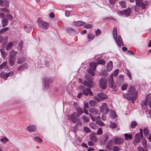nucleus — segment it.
<instances>
[{"label":"nucleus","mask_w":151,"mask_h":151,"mask_svg":"<svg viewBox=\"0 0 151 151\" xmlns=\"http://www.w3.org/2000/svg\"><path fill=\"white\" fill-rule=\"evenodd\" d=\"M123 96L128 100H130L132 103L134 102V100L137 96V93L135 91L134 88L131 86L129 91V94H124Z\"/></svg>","instance_id":"f257e3e1"},{"label":"nucleus","mask_w":151,"mask_h":151,"mask_svg":"<svg viewBox=\"0 0 151 151\" xmlns=\"http://www.w3.org/2000/svg\"><path fill=\"white\" fill-rule=\"evenodd\" d=\"M113 36L116 43L119 47H120L121 45H124L121 37L119 36L118 37L117 36V28L116 27H114L113 29Z\"/></svg>","instance_id":"f03ea898"},{"label":"nucleus","mask_w":151,"mask_h":151,"mask_svg":"<svg viewBox=\"0 0 151 151\" xmlns=\"http://www.w3.org/2000/svg\"><path fill=\"white\" fill-rule=\"evenodd\" d=\"M147 103L149 107L151 108V94H149L146 97L145 101H142L141 102L142 106L145 110L147 109Z\"/></svg>","instance_id":"7ed1b4c3"},{"label":"nucleus","mask_w":151,"mask_h":151,"mask_svg":"<svg viewBox=\"0 0 151 151\" xmlns=\"http://www.w3.org/2000/svg\"><path fill=\"white\" fill-rule=\"evenodd\" d=\"M37 22L39 27L44 29H47L49 25L47 23L42 21L41 18H38Z\"/></svg>","instance_id":"20e7f679"},{"label":"nucleus","mask_w":151,"mask_h":151,"mask_svg":"<svg viewBox=\"0 0 151 151\" xmlns=\"http://www.w3.org/2000/svg\"><path fill=\"white\" fill-rule=\"evenodd\" d=\"M97 65V63H91L89 64V66L92 70L89 69L87 70L88 72L92 76H94L95 75L93 71L95 70Z\"/></svg>","instance_id":"39448f33"},{"label":"nucleus","mask_w":151,"mask_h":151,"mask_svg":"<svg viewBox=\"0 0 151 151\" xmlns=\"http://www.w3.org/2000/svg\"><path fill=\"white\" fill-rule=\"evenodd\" d=\"M80 88L82 91L83 94L85 96H87L88 94L90 96L93 95V93L89 88L85 89L84 87L83 86H80Z\"/></svg>","instance_id":"423d86ee"},{"label":"nucleus","mask_w":151,"mask_h":151,"mask_svg":"<svg viewBox=\"0 0 151 151\" xmlns=\"http://www.w3.org/2000/svg\"><path fill=\"white\" fill-rule=\"evenodd\" d=\"M107 79L105 78H102L100 80V86L102 89H105L106 87Z\"/></svg>","instance_id":"0eeeda50"},{"label":"nucleus","mask_w":151,"mask_h":151,"mask_svg":"<svg viewBox=\"0 0 151 151\" xmlns=\"http://www.w3.org/2000/svg\"><path fill=\"white\" fill-rule=\"evenodd\" d=\"M68 119L72 121L73 123H76L77 118V115H76L75 112H73V114L70 115H68Z\"/></svg>","instance_id":"6e6552de"},{"label":"nucleus","mask_w":151,"mask_h":151,"mask_svg":"<svg viewBox=\"0 0 151 151\" xmlns=\"http://www.w3.org/2000/svg\"><path fill=\"white\" fill-rule=\"evenodd\" d=\"M131 9L130 8H128L127 9L122 11H119L118 12V14L119 16H121L123 14H124L125 16H129L130 15Z\"/></svg>","instance_id":"1a4fd4ad"},{"label":"nucleus","mask_w":151,"mask_h":151,"mask_svg":"<svg viewBox=\"0 0 151 151\" xmlns=\"http://www.w3.org/2000/svg\"><path fill=\"white\" fill-rule=\"evenodd\" d=\"M54 81L53 78H45L44 79L45 88H48L49 86V83H52Z\"/></svg>","instance_id":"9d476101"},{"label":"nucleus","mask_w":151,"mask_h":151,"mask_svg":"<svg viewBox=\"0 0 151 151\" xmlns=\"http://www.w3.org/2000/svg\"><path fill=\"white\" fill-rule=\"evenodd\" d=\"M107 105L106 103H103L102 105L100 107V111L103 113L104 112L106 109V112L107 113L109 111V109L108 108H107Z\"/></svg>","instance_id":"9b49d317"},{"label":"nucleus","mask_w":151,"mask_h":151,"mask_svg":"<svg viewBox=\"0 0 151 151\" xmlns=\"http://www.w3.org/2000/svg\"><path fill=\"white\" fill-rule=\"evenodd\" d=\"M65 29L67 32L70 35H75L76 33V31L75 30L71 27H67Z\"/></svg>","instance_id":"f8f14e48"},{"label":"nucleus","mask_w":151,"mask_h":151,"mask_svg":"<svg viewBox=\"0 0 151 151\" xmlns=\"http://www.w3.org/2000/svg\"><path fill=\"white\" fill-rule=\"evenodd\" d=\"M14 74V72L13 71H11L8 73L6 74H2L1 75V76L2 78H4L5 80L7 79V78L10 76H12Z\"/></svg>","instance_id":"ddd939ff"},{"label":"nucleus","mask_w":151,"mask_h":151,"mask_svg":"<svg viewBox=\"0 0 151 151\" xmlns=\"http://www.w3.org/2000/svg\"><path fill=\"white\" fill-rule=\"evenodd\" d=\"M136 6L141 7L142 9L145 8V4L142 2V0H135Z\"/></svg>","instance_id":"4468645a"},{"label":"nucleus","mask_w":151,"mask_h":151,"mask_svg":"<svg viewBox=\"0 0 151 151\" xmlns=\"http://www.w3.org/2000/svg\"><path fill=\"white\" fill-rule=\"evenodd\" d=\"M140 137L139 133L136 134L135 136V138L133 142V143L134 145L140 142Z\"/></svg>","instance_id":"2eb2a0df"},{"label":"nucleus","mask_w":151,"mask_h":151,"mask_svg":"<svg viewBox=\"0 0 151 151\" xmlns=\"http://www.w3.org/2000/svg\"><path fill=\"white\" fill-rule=\"evenodd\" d=\"M89 112L94 115L99 114V111L98 109L94 108H90L89 109Z\"/></svg>","instance_id":"dca6fc26"},{"label":"nucleus","mask_w":151,"mask_h":151,"mask_svg":"<svg viewBox=\"0 0 151 151\" xmlns=\"http://www.w3.org/2000/svg\"><path fill=\"white\" fill-rule=\"evenodd\" d=\"M109 87L111 88H113L114 86V82L113 77V74H111V76L109 79Z\"/></svg>","instance_id":"f3484780"},{"label":"nucleus","mask_w":151,"mask_h":151,"mask_svg":"<svg viewBox=\"0 0 151 151\" xmlns=\"http://www.w3.org/2000/svg\"><path fill=\"white\" fill-rule=\"evenodd\" d=\"M27 130L29 132H34L36 130V128L34 125H30L27 127Z\"/></svg>","instance_id":"a211bd4d"},{"label":"nucleus","mask_w":151,"mask_h":151,"mask_svg":"<svg viewBox=\"0 0 151 151\" xmlns=\"http://www.w3.org/2000/svg\"><path fill=\"white\" fill-rule=\"evenodd\" d=\"M28 65L24 63L21 66L18 68V70L19 71H21L22 70H24L28 68Z\"/></svg>","instance_id":"6ab92c4d"},{"label":"nucleus","mask_w":151,"mask_h":151,"mask_svg":"<svg viewBox=\"0 0 151 151\" xmlns=\"http://www.w3.org/2000/svg\"><path fill=\"white\" fill-rule=\"evenodd\" d=\"M85 23L84 22L79 21L73 22V24L75 26H80L84 24Z\"/></svg>","instance_id":"aec40b11"},{"label":"nucleus","mask_w":151,"mask_h":151,"mask_svg":"<svg viewBox=\"0 0 151 151\" xmlns=\"http://www.w3.org/2000/svg\"><path fill=\"white\" fill-rule=\"evenodd\" d=\"M123 139L121 138H115L114 140V143L116 145H119L122 143Z\"/></svg>","instance_id":"412c9836"},{"label":"nucleus","mask_w":151,"mask_h":151,"mask_svg":"<svg viewBox=\"0 0 151 151\" xmlns=\"http://www.w3.org/2000/svg\"><path fill=\"white\" fill-rule=\"evenodd\" d=\"M24 30L27 32H29L31 31L32 27L29 24H25L24 26Z\"/></svg>","instance_id":"4be33fe9"},{"label":"nucleus","mask_w":151,"mask_h":151,"mask_svg":"<svg viewBox=\"0 0 151 151\" xmlns=\"http://www.w3.org/2000/svg\"><path fill=\"white\" fill-rule=\"evenodd\" d=\"M17 52L14 50H12L9 53V58H14L16 56Z\"/></svg>","instance_id":"5701e85b"},{"label":"nucleus","mask_w":151,"mask_h":151,"mask_svg":"<svg viewBox=\"0 0 151 151\" xmlns=\"http://www.w3.org/2000/svg\"><path fill=\"white\" fill-rule=\"evenodd\" d=\"M113 68V63L111 61H109L107 63V70L108 71H110Z\"/></svg>","instance_id":"b1692460"},{"label":"nucleus","mask_w":151,"mask_h":151,"mask_svg":"<svg viewBox=\"0 0 151 151\" xmlns=\"http://www.w3.org/2000/svg\"><path fill=\"white\" fill-rule=\"evenodd\" d=\"M109 139V137L108 136H104L101 141V143L103 145L105 144Z\"/></svg>","instance_id":"393cba45"},{"label":"nucleus","mask_w":151,"mask_h":151,"mask_svg":"<svg viewBox=\"0 0 151 151\" xmlns=\"http://www.w3.org/2000/svg\"><path fill=\"white\" fill-rule=\"evenodd\" d=\"M113 142V140L111 139L110 140L107 144L106 147V148L109 149L110 150H112L111 145Z\"/></svg>","instance_id":"a878e982"},{"label":"nucleus","mask_w":151,"mask_h":151,"mask_svg":"<svg viewBox=\"0 0 151 151\" xmlns=\"http://www.w3.org/2000/svg\"><path fill=\"white\" fill-rule=\"evenodd\" d=\"M77 111V116H79L80 115L84 112L82 109L80 107H78L76 109Z\"/></svg>","instance_id":"bb28decb"},{"label":"nucleus","mask_w":151,"mask_h":151,"mask_svg":"<svg viewBox=\"0 0 151 151\" xmlns=\"http://www.w3.org/2000/svg\"><path fill=\"white\" fill-rule=\"evenodd\" d=\"M92 120L93 121H96V122L97 120H101V117L100 116H97V117H95L92 115L91 114H89Z\"/></svg>","instance_id":"cd10ccee"},{"label":"nucleus","mask_w":151,"mask_h":151,"mask_svg":"<svg viewBox=\"0 0 151 151\" xmlns=\"http://www.w3.org/2000/svg\"><path fill=\"white\" fill-rule=\"evenodd\" d=\"M96 133H92L90 136V138L92 140L96 142L97 141V138L96 136Z\"/></svg>","instance_id":"c85d7f7f"},{"label":"nucleus","mask_w":151,"mask_h":151,"mask_svg":"<svg viewBox=\"0 0 151 151\" xmlns=\"http://www.w3.org/2000/svg\"><path fill=\"white\" fill-rule=\"evenodd\" d=\"M141 142L142 145L144 147L145 150L147 151V142L146 140L145 139H142L141 141Z\"/></svg>","instance_id":"c756f323"},{"label":"nucleus","mask_w":151,"mask_h":151,"mask_svg":"<svg viewBox=\"0 0 151 151\" xmlns=\"http://www.w3.org/2000/svg\"><path fill=\"white\" fill-rule=\"evenodd\" d=\"M15 61V60L14 58H9V64L11 66H13L14 65Z\"/></svg>","instance_id":"7c9ffc66"},{"label":"nucleus","mask_w":151,"mask_h":151,"mask_svg":"<svg viewBox=\"0 0 151 151\" xmlns=\"http://www.w3.org/2000/svg\"><path fill=\"white\" fill-rule=\"evenodd\" d=\"M13 46V43L12 42H10L6 44V50H9L11 49Z\"/></svg>","instance_id":"2f4dec72"},{"label":"nucleus","mask_w":151,"mask_h":151,"mask_svg":"<svg viewBox=\"0 0 151 151\" xmlns=\"http://www.w3.org/2000/svg\"><path fill=\"white\" fill-rule=\"evenodd\" d=\"M98 96L100 98L103 99H107V96L105 94L103 93H99L98 94Z\"/></svg>","instance_id":"473e14b6"},{"label":"nucleus","mask_w":151,"mask_h":151,"mask_svg":"<svg viewBox=\"0 0 151 151\" xmlns=\"http://www.w3.org/2000/svg\"><path fill=\"white\" fill-rule=\"evenodd\" d=\"M124 135L125 139L127 140H130L132 139V135L131 134H125Z\"/></svg>","instance_id":"72a5a7b5"},{"label":"nucleus","mask_w":151,"mask_h":151,"mask_svg":"<svg viewBox=\"0 0 151 151\" xmlns=\"http://www.w3.org/2000/svg\"><path fill=\"white\" fill-rule=\"evenodd\" d=\"M9 3L8 1L6 0H5L4 1L2 6L7 8L9 6Z\"/></svg>","instance_id":"f704fd0d"},{"label":"nucleus","mask_w":151,"mask_h":151,"mask_svg":"<svg viewBox=\"0 0 151 151\" xmlns=\"http://www.w3.org/2000/svg\"><path fill=\"white\" fill-rule=\"evenodd\" d=\"M2 57L3 58H5L7 55V53L2 49L0 50Z\"/></svg>","instance_id":"c9c22d12"},{"label":"nucleus","mask_w":151,"mask_h":151,"mask_svg":"<svg viewBox=\"0 0 151 151\" xmlns=\"http://www.w3.org/2000/svg\"><path fill=\"white\" fill-rule=\"evenodd\" d=\"M8 22V20L7 18H5L2 20V26L4 27L7 24Z\"/></svg>","instance_id":"e433bc0d"},{"label":"nucleus","mask_w":151,"mask_h":151,"mask_svg":"<svg viewBox=\"0 0 151 151\" xmlns=\"http://www.w3.org/2000/svg\"><path fill=\"white\" fill-rule=\"evenodd\" d=\"M120 6L122 8H125L126 7V3L124 1H121L119 2Z\"/></svg>","instance_id":"4c0bfd02"},{"label":"nucleus","mask_w":151,"mask_h":151,"mask_svg":"<svg viewBox=\"0 0 151 151\" xmlns=\"http://www.w3.org/2000/svg\"><path fill=\"white\" fill-rule=\"evenodd\" d=\"M0 141L1 142L5 143L8 141L9 139H7L6 137L3 136L1 137V139H0Z\"/></svg>","instance_id":"58836bf2"},{"label":"nucleus","mask_w":151,"mask_h":151,"mask_svg":"<svg viewBox=\"0 0 151 151\" xmlns=\"http://www.w3.org/2000/svg\"><path fill=\"white\" fill-rule=\"evenodd\" d=\"M24 58H17V63L18 64H21L24 61Z\"/></svg>","instance_id":"ea45409f"},{"label":"nucleus","mask_w":151,"mask_h":151,"mask_svg":"<svg viewBox=\"0 0 151 151\" xmlns=\"http://www.w3.org/2000/svg\"><path fill=\"white\" fill-rule=\"evenodd\" d=\"M7 67V62H5L0 65V69L6 68Z\"/></svg>","instance_id":"a19ab883"},{"label":"nucleus","mask_w":151,"mask_h":151,"mask_svg":"<svg viewBox=\"0 0 151 151\" xmlns=\"http://www.w3.org/2000/svg\"><path fill=\"white\" fill-rule=\"evenodd\" d=\"M110 113L111 116L113 118H115L116 117V114L115 112L113 110H110Z\"/></svg>","instance_id":"79ce46f5"},{"label":"nucleus","mask_w":151,"mask_h":151,"mask_svg":"<svg viewBox=\"0 0 151 151\" xmlns=\"http://www.w3.org/2000/svg\"><path fill=\"white\" fill-rule=\"evenodd\" d=\"M84 132L87 134L91 132L90 129L87 127H84L83 128Z\"/></svg>","instance_id":"37998d69"},{"label":"nucleus","mask_w":151,"mask_h":151,"mask_svg":"<svg viewBox=\"0 0 151 151\" xmlns=\"http://www.w3.org/2000/svg\"><path fill=\"white\" fill-rule=\"evenodd\" d=\"M124 79V76L123 75L121 74L119 75V77L117 78V81L119 82H121L123 81Z\"/></svg>","instance_id":"c03bdc74"},{"label":"nucleus","mask_w":151,"mask_h":151,"mask_svg":"<svg viewBox=\"0 0 151 151\" xmlns=\"http://www.w3.org/2000/svg\"><path fill=\"white\" fill-rule=\"evenodd\" d=\"M96 123L100 126H103L105 125L104 123L101 120H97Z\"/></svg>","instance_id":"a18cd8bd"},{"label":"nucleus","mask_w":151,"mask_h":151,"mask_svg":"<svg viewBox=\"0 0 151 151\" xmlns=\"http://www.w3.org/2000/svg\"><path fill=\"white\" fill-rule=\"evenodd\" d=\"M109 126L112 129H113L116 127L117 125L114 123L110 122Z\"/></svg>","instance_id":"49530a36"},{"label":"nucleus","mask_w":151,"mask_h":151,"mask_svg":"<svg viewBox=\"0 0 151 151\" xmlns=\"http://www.w3.org/2000/svg\"><path fill=\"white\" fill-rule=\"evenodd\" d=\"M82 118L86 122H88L90 121L89 118L86 115H83L82 116Z\"/></svg>","instance_id":"de8ad7c7"},{"label":"nucleus","mask_w":151,"mask_h":151,"mask_svg":"<svg viewBox=\"0 0 151 151\" xmlns=\"http://www.w3.org/2000/svg\"><path fill=\"white\" fill-rule=\"evenodd\" d=\"M34 140L35 141H37L39 143H41L42 140V139L39 137H35L34 138Z\"/></svg>","instance_id":"09e8293b"},{"label":"nucleus","mask_w":151,"mask_h":151,"mask_svg":"<svg viewBox=\"0 0 151 151\" xmlns=\"http://www.w3.org/2000/svg\"><path fill=\"white\" fill-rule=\"evenodd\" d=\"M86 79L89 82L90 84L92 83L93 79L92 78L88 76L87 75L86 76Z\"/></svg>","instance_id":"8fccbe9b"},{"label":"nucleus","mask_w":151,"mask_h":151,"mask_svg":"<svg viewBox=\"0 0 151 151\" xmlns=\"http://www.w3.org/2000/svg\"><path fill=\"white\" fill-rule=\"evenodd\" d=\"M137 125V123L135 121H132V122L131 124V127L132 128H135Z\"/></svg>","instance_id":"3c124183"},{"label":"nucleus","mask_w":151,"mask_h":151,"mask_svg":"<svg viewBox=\"0 0 151 151\" xmlns=\"http://www.w3.org/2000/svg\"><path fill=\"white\" fill-rule=\"evenodd\" d=\"M96 102V101L90 100L89 101V104L91 106H92L95 105Z\"/></svg>","instance_id":"603ef678"},{"label":"nucleus","mask_w":151,"mask_h":151,"mask_svg":"<svg viewBox=\"0 0 151 151\" xmlns=\"http://www.w3.org/2000/svg\"><path fill=\"white\" fill-rule=\"evenodd\" d=\"M101 75L104 76H106L108 74L107 72L105 70H102L101 73Z\"/></svg>","instance_id":"864d4df0"},{"label":"nucleus","mask_w":151,"mask_h":151,"mask_svg":"<svg viewBox=\"0 0 151 151\" xmlns=\"http://www.w3.org/2000/svg\"><path fill=\"white\" fill-rule=\"evenodd\" d=\"M126 73L127 76L129 77V78L130 80H132V77L131 73L129 72V70L127 69L126 70Z\"/></svg>","instance_id":"5fc2aeb1"},{"label":"nucleus","mask_w":151,"mask_h":151,"mask_svg":"<svg viewBox=\"0 0 151 151\" xmlns=\"http://www.w3.org/2000/svg\"><path fill=\"white\" fill-rule=\"evenodd\" d=\"M102 133H103V132H102V129L101 128H99L97 132V133H96V134L97 135H101L102 134Z\"/></svg>","instance_id":"6e6d98bb"},{"label":"nucleus","mask_w":151,"mask_h":151,"mask_svg":"<svg viewBox=\"0 0 151 151\" xmlns=\"http://www.w3.org/2000/svg\"><path fill=\"white\" fill-rule=\"evenodd\" d=\"M76 122H77V124L76 125H80L81 126L82 124V123L81 121V120L80 119L78 118L76 121Z\"/></svg>","instance_id":"4d7b16f0"},{"label":"nucleus","mask_w":151,"mask_h":151,"mask_svg":"<svg viewBox=\"0 0 151 151\" xmlns=\"http://www.w3.org/2000/svg\"><path fill=\"white\" fill-rule=\"evenodd\" d=\"M90 125L91 128L93 129H96V125L92 123L90 124Z\"/></svg>","instance_id":"13d9d810"},{"label":"nucleus","mask_w":151,"mask_h":151,"mask_svg":"<svg viewBox=\"0 0 151 151\" xmlns=\"http://www.w3.org/2000/svg\"><path fill=\"white\" fill-rule=\"evenodd\" d=\"M149 132V130L147 128H145L144 129V133L145 136H147L148 135Z\"/></svg>","instance_id":"bf43d9fd"},{"label":"nucleus","mask_w":151,"mask_h":151,"mask_svg":"<svg viewBox=\"0 0 151 151\" xmlns=\"http://www.w3.org/2000/svg\"><path fill=\"white\" fill-rule=\"evenodd\" d=\"M94 38V36L91 34H89L88 35V38L91 40L93 39Z\"/></svg>","instance_id":"052dcab7"},{"label":"nucleus","mask_w":151,"mask_h":151,"mask_svg":"<svg viewBox=\"0 0 151 151\" xmlns=\"http://www.w3.org/2000/svg\"><path fill=\"white\" fill-rule=\"evenodd\" d=\"M8 29V27H5L3 28L0 31V34H1L2 33H3L4 32H6Z\"/></svg>","instance_id":"680f3d73"},{"label":"nucleus","mask_w":151,"mask_h":151,"mask_svg":"<svg viewBox=\"0 0 151 151\" xmlns=\"http://www.w3.org/2000/svg\"><path fill=\"white\" fill-rule=\"evenodd\" d=\"M83 84L87 87H90L91 86L90 84L86 81H84L83 82Z\"/></svg>","instance_id":"e2e57ef3"},{"label":"nucleus","mask_w":151,"mask_h":151,"mask_svg":"<svg viewBox=\"0 0 151 151\" xmlns=\"http://www.w3.org/2000/svg\"><path fill=\"white\" fill-rule=\"evenodd\" d=\"M119 148L118 147L115 146L113 148V151H119Z\"/></svg>","instance_id":"0e129e2a"},{"label":"nucleus","mask_w":151,"mask_h":151,"mask_svg":"<svg viewBox=\"0 0 151 151\" xmlns=\"http://www.w3.org/2000/svg\"><path fill=\"white\" fill-rule=\"evenodd\" d=\"M92 27V25L91 24H86L84 25V27L86 29H89Z\"/></svg>","instance_id":"69168bd1"},{"label":"nucleus","mask_w":151,"mask_h":151,"mask_svg":"<svg viewBox=\"0 0 151 151\" xmlns=\"http://www.w3.org/2000/svg\"><path fill=\"white\" fill-rule=\"evenodd\" d=\"M128 86V85L127 84H125L123 85L122 87V90H124L126 89V88Z\"/></svg>","instance_id":"338daca9"},{"label":"nucleus","mask_w":151,"mask_h":151,"mask_svg":"<svg viewBox=\"0 0 151 151\" xmlns=\"http://www.w3.org/2000/svg\"><path fill=\"white\" fill-rule=\"evenodd\" d=\"M97 64H104L105 63V61L103 60H101L98 61V63H97Z\"/></svg>","instance_id":"774afa93"}]
</instances>
